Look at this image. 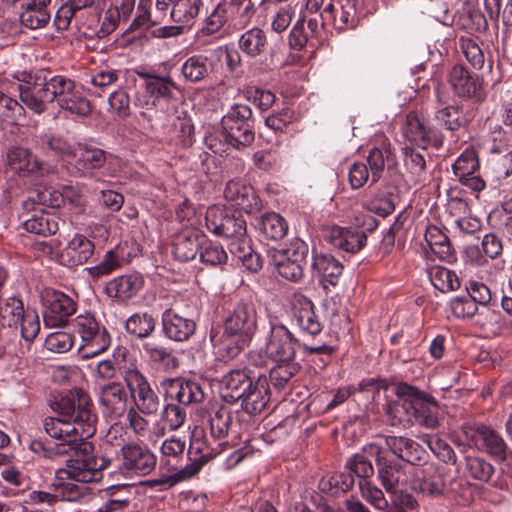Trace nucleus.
I'll use <instances>...</instances> for the list:
<instances>
[{
  "label": "nucleus",
  "mask_w": 512,
  "mask_h": 512,
  "mask_svg": "<svg viewBox=\"0 0 512 512\" xmlns=\"http://www.w3.org/2000/svg\"><path fill=\"white\" fill-rule=\"evenodd\" d=\"M51 408L57 415L73 419L77 435L82 443L90 446L87 451L71 449L74 455L66 460L65 467L56 471L58 479H70L80 483L98 482L103 478V471L110 467L111 459L93 455V444L87 441L96 432L97 415L93 412V404L89 396L82 390L61 396Z\"/></svg>",
  "instance_id": "nucleus-1"
},
{
  "label": "nucleus",
  "mask_w": 512,
  "mask_h": 512,
  "mask_svg": "<svg viewBox=\"0 0 512 512\" xmlns=\"http://www.w3.org/2000/svg\"><path fill=\"white\" fill-rule=\"evenodd\" d=\"M65 418L61 415L45 418L43 420L44 431L58 442L53 447H48L41 440H33L29 445L31 451L49 459L69 454L71 449L78 448L87 451L90 446L81 442L83 439L81 436L76 437L77 432L73 419Z\"/></svg>",
  "instance_id": "nucleus-2"
},
{
  "label": "nucleus",
  "mask_w": 512,
  "mask_h": 512,
  "mask_svg": "<svg viewBox=\"0 0 512 512\" xmlns=\"http://www.w3.org/2000/svg\"><path fill=\"white\" fill-rule=\"evenodd\" d=\"M300 343L283 324H273L265 336L264 345L248 353L249 365L263 367L270 361L295 360Z\"/></svg>",
  "instance_id": "nucleus-3"
},
{
  "label": "nucleus",
  "mask_w": 512,
  "mask_h": 512,
  "mask_svg": "<svg viewBox=\"0 0 512 512\" xmlns=\"http://www.w3.org/2000/svg\"><path fill=\"white\" fill-rule=\"evenodd\" d=\"M367 163L368 166L364 162H355L349 168L348 179L353 189L363 187L369 180L372 184L378 182L386 167L390 169L395 166L396 157L386 137L380 136L370 149Z\"/></svg>",
  "instance_id": "nucleus-4"
},
{
  "label": "nucleus",
  "mask_w": 512,
  "mask_h": 512,
  "mask_svg": "<svg viewBox=\"0 0 512 512\" xmlns=\"http://www.w3.org/2000/svg\"><path fill=\"white\" fill-rule=\"evenodd\" d=\"M73 328L80 339L78 354L82 359L104 353L111 344L108 330L94 313L85 312L77 315L73 320Z\"/></svg>",
  "instance_id": "nucleus-5"
},
{
  "label": "nucleus",
  "mask_w": 512,
  "mask_h": 512,
  "mask_svg": "<svg viewBox=\"0 0 512 512\" xmlns=\"http://www.w3.org/2000/svg\"><path fill=\"white\" fill-rule=\"evenodd\" d=\"M47 89L51 102L66 111L78 116H87L91 112L89 100L77 89L74 80L64 75L48 77L46 73Z\"/></svg>",
  "instance_id": "nucleus-6"
},
{
  "label": "nucleus",
  "mask_w": 512,
  "mask_h": 512,
  "mask_svg": "<svg viewBox=\"0 0 512 512\" xmlns=\"http://www.w3.org/2000/svg\"><path fill=\"white\" fill-rule=\"evenodd\" d=\"M221 126L225 141L239 149L254 141L252 110L246 104H235L222 117Z\"/></svg>",
  "instance_id": "nucleus-7"
},
{
  "label": "nucleus",
  "mask_w": 512,
  "mask_h": 512,
  "mask_svg": "<svg viewBox=\"0 0 512 512\" xmlns=\"http://www.w3.org/2000/svg\"><path fill=\"white\" fill-rule=\"evenodd\" d=\"M0 321L8 328L20 327L22 338L28 342L33 341L40 331L37 312L25 310L22 300L17 297L0 299Z\"/></svg>",
  "instance_id": "nucleus-8"
},
{
  "label": "nucleus",
  "mask_w": 512,
  "mask_h": 512,
  "mask_svg": "<svg viewBox=\"0 0 512 512\" xmlns=\"http://www.w3.org/2000/svg\"><path fill=\"white\" fill-rule=\"evenodd\" d=\"M197 312V307L192 302H176L164 310L161 321L165 336L177 342L188 340L196 330L194 316Z\"/></svg>",
  "instance_id": "nucleus-9"
},
{
  "label": "nucleus",
  "mask_w": 512,
  "mask_h": 512,
  "mask_svg": "<svg viewBox=\"0 0 512 512\" xmlns=\"http://www.w3.org/2000/svg\"><path fill=\"white\" fill-rule=\"evenodd\" d=\"M463 434L470 446L487 453L495 461L506 462L512 458V450L502 435L489 426H464Z\"/></svg>",
  "instance_id": "nucleus-10"
},
{
  "label": "nucleus",
  "mask_w": 512,
  "mask_h": 512,
  "mask_svg": "<svg viewBox=\"0 0 512 512\" xmlns=\"http://www.w3.org/2000/svg\"><path fill=\"white\" fill-rule=\"evenodd\" d=\"M402 135L410 143L417 144L422 148L432 146L439 149L443 146V133L433 127H429L424 122V117L418 111H410L405 118L402 126Z\"/></svg>",
  "instance_id": "nucleus-11"
},
{
  "label": "nucleus",
  "mask_w": 512,
  "mask_h": 512,
  "mask_svg": "<svg viewBox=\"0 0 512 512\" xmlns=\"http://www.w3.org/2000/svg\"><path fill=\"white\" fill-rule=\"evenodd\" d=\"M120 470L127 475L146 476L156 467V455L145 445L127 443L120 450Z\"/></svg>",
  "instance_id": "nucleus-12"
},
{
  "label": "nucleus",
  "mask_w": 512,
  "mask_h": 512,
  "mask_svg": "<svg viewBox=\"0 0 512 512\" xmlns=\"http://www.w3.org/2000/svg\"><path fill=\"white\" fill-rule=\"evenodd\" d=\"M21 103L35 114H42L51 103L47 89L46 72L37 71L18 85Z\"/></svg>",
  "instance_id": "nucleus-13"
},
{
  "label": "nucleus",
  "mask_w": 512,
  "mask_h": 512,
  "mask_svg": "<svg viewBox=\"0 0 512 512\" xmlns=\"http://www.w3.org/2000/svg\"><path fill=\"white\" fill-rule=\"evenodd\" d=\"M42 300L45 307L44 324L47 327H62L67 318L76 312V302L61 291L46 290Z\"/></svg>",
  "instance_id": "nucleus-14"
},
{
  "label": "nucleus",
  "mask_w": 512,
  "mask_h": 512,
  "mask_svg": "<svg viewBox=\"0 0 512 512\" xmlns=\"http://www.w3.org/2000/svg\"><path fill=\"white\" fill-rule=\"evenodd\" d=\"M160 387L166 400L176 401L184 407L200 403L204 399L200 384L184 377L164 378Z\"/></svg>",
  "instance_id": "nucleus-15"
},
{
  "label": "nucleus",
  "mask_w": 512,
  "mask_h": 512,
  "mask_svg": "<svg viewBox=\"0 0 512 512\" xmlns=\"http://www.w3.org/2000/svg\"><path fill=\"white\" fill-rule=\"evenodd\" d=\"M229 334L240 335L252 341L257 330V312L252 303L240 302L229 312L224 321Z\"/></svg>",
  "instance_id": "nucleus-16"
},
{
  "label": "nucleus",
  "mask_w": 512,
  "mask_h": 512,
  "mask_svg": "<svg viewBox=\"0 0 512 512\" xmlns=\"http://www.w3.org/2000/svg\"><path fill=\"white\" fill-rule=\"evenodd\" d=\"M205 225L214 235L228 239L235 235H243L247 227L241 216L230 215L217 206L207 209Z\"/></svg>",
  "instance_id": "nucleus-17"
},
{
  "label": "nucleus",
  "mask_w": 512,
  "mask_h": 512,
  "mask_svg": "<svg viewBox=\"0 0 512 512\" xmlns=\"http://www.w3.org/2000/svg\"><path fill=\"white\" fill-rule=\"evenodd\" d=\"M446 470L435 464H426L415 472L414 489L423 495L439 497L444 495L447 489Z\"/></svg>",
  "instance_id": "nucleus-18"
},
{
  "label": "nucleus",
  "mask_w": 512,
  "mask_h": 512,
  "mask_svg": "<svg viewBox=\"0 0 512 512\" xmlns=\"http://www.w3.org/2000/svg\"><path fill=\"white\" fill-rule=\"evenodd\" d=\"M224 197L231 206L247 214L255 213L261 209V201L253 187L241 180L227 182Z\"/></svg>",
  "instance_id": "nucleus-19"
},
{
  "label": "nucleus",
  "mask_w": 512,
  "mask_h": 512,
  "mask_svg": "<svg viewBox=\"0 0 512 512\" xmlns=\"http://www.w3.org/2000/svg\"><path fill=\"white\" fill-rule=\"evenodd\" d=\"M320 17L323 21L331 22L337 30L352 29L358 21L355 0H330Z\"/></svg>",
  "instance_id": "nucleus-20"
},
{
  "label": "nucleus",
  "mask_w": 512,
  "mask_h": 512,
  "mask_svg": "<svg viewBox=\"0 0 512 512\" xmlns=\"http://www.w3.org/2000/svg\"><path fill=\"white\" fill-rule=\"evenodd\" d=\"M145 285L139 272H130L111 279L105 287L107 296L119 303H126L136 297Z\"/></svg>",
  "instance_id": "nucleus-21"
},
{
  "label": "nucleus",
  "mask_w": 512,
  "mask_h": 512,
  "mask_svg": "<svg viewBox=\"0 0 512 512\" xmlns=\"http://www.w3.org/2000/svg\"><path fill=\"white\" fill-rule=\"evenodd\" d=\"M291 308L298 327L309 335L315 336L322 331V324L315 312L313 302L302 293H294Z\"/></svg>",
  "instance_id": "nucleus-22"
},
{
  "label": "nucleus",
  "mask_w": 512,
  "mask_h": 512,
  "mask_svg": "<svg viewBox=\"0 0 512 512\" xmlns=\"http://www.w3.org/2000/svg\"><path fill=\"white\" fill-rule=\"evenodd\" d=\"M371 457H375L378 479L388 493H396L402 473L399 462L389 460L382 455V448L376 444H369L366 450Z\"/></svg>",
  "instance_id": "nucleus-23"
},
{
  "label": "nucleus",
  "mask_w": 512,
  "mask_h": 512,
  "mask_svg": "<svg viewBox=\"0 0 512 512\" xmlns=\"http://www.w3.org/2000/svg\"><path fill=\"white\" fill-rule=\"evenodd\" d=\"M436 102L433 106L434 120L437 125L454 132L465 126L466 116L463 107L457 104H447L439 89L436 90Z\"/></svg>",
  "instance_id": "nucleus-24"
},
{
  "label": "nucleus",
  "mask_w": 512,
  "mask_h": 512,
  "mask_svg": "<svg viewBox=\"0 0 512 512\" xmlns=\"http://www.w3.org/2000/svg\"><path fill=\"white\" fill-rule=\"evenodd\" d=\"M256 377H252L248 369L230 371L221 380L222 397L231 403L239 401L251 389Z\"/></svg>",
  "instance_id": "nucleus-25"
},
{
  "label": "nucleus",
  "mask_w": 512,
  "mask_h": 512,
  "mask_svg": "<svg viewBox=\"0 0 512 512\" xmlns=\"http://www.w3.org/2000/svg\"><path fill=\"white\" fill-rule=\"evenodd\" d=\"M100 404L112 418L123 416L128 409V394L121 383L113 382L104 385L99 394Z\"/></svg>",
  "instance_id": "nucleus-26"
},
{
  "label": "nucleus",
  "mask_w": 512,
  "mask_h": 512,
  "mask_svg": "<svg viewBox=\"0 0 512 512\" xmlns=\"http://www.w3.org/2000/svg\"><path fill=\"white\" fill-rule=\"evenodd\" d=\"M270 400V388L267 376L260 373L257 375L251 389L244 393L241 401V407L249 415L261 413Z\"/></svg>",
  "instance_id": "nucleus-27"
},
{
  "label": "nucleus",
  "mask_w": 512,
  "mask_h": 512,
  "mask_svg": "<svg viewBox=\"0 0 512 512\" xmlns=\"http://www.w3.org/2000/svg\"><path fill=\"white\" fill-rule=\"evenodd\" d=\"M209 431L213 438L224 440L229 435L237 436L240 431L239 424L234 421V413L225 406L212 408L208 416Z\"/></svg>",
  "instance_id": "nucleus-28"
},
{
  "label": "nucleus",
  "mask_w": 512,
  "mask_h": 512,
  "mask_svg": "<svg viewBox=\"0 0 512 512\" xmlns=\"http://www.w3.org/2000/svg\"><path fill=\"white\" fill-rule=\"evenodd\" d=\"M95 245L83 234L76 233L62 251L61 258L69 267L86 263L93 255Z\"/></svg>",
  "instance_id": "nucleus-29"
},
{
  "label": "nucleus",
  "mask_w": 512,
  "mask_h": 512,
  "mask_svg": "<svg viewBox=\"0 0 512 512\" xmlns=\"http://www.w3.org/2000/svg\"><path fill=\"white\" fill-rule=\"evenodd\" d=\"M448 81L458 97L464 99L476 97L478 100L481 98L480 83L464 66L455 65L449 73Z\"/></svg>",
  "instance_id": "nucleus-30"
},
{
  "label": "nucleus",
  "mask_w": 512,
  "mask_h": 512,
  "mask_svg": "<svg viewBox=\"0 0 512 512\" xmlns=\"http://www.w3.org/2000/svg\"><path fill=\"white\" fill-rule=\"evenodd\" d=\"M204 235L197 229L178 233L173 243V254L181 262H188L198 255Z\"/></svg>",
  "instance_id": "nucleus-31"
},
{
  "label": "nucleus",
  "mask_w": 512,
  "mask_h": 512,
  "mask_svg": "<svg viewBox=\"0 0 512 512\" xmlns=\"http://www.w3.org/2000/svg\"><path fill=\"white\" fill-rule=\"evenodd\" d=\"M250 242L246 230L243 235H235L229 239L228 249L247 270L258 272L262 268V260L260 255L253 251Z\"/></svg>",
  "instance_id": "nucleus-32"
},
{
  "label": "nucleus",
  "mask_w": 512,
  "mask_h": 512,
  "mask_svg": "<svg viewBox=\"0 0 512 512\" xmlns=\"http://www.w3.org/2000/svg\"><path fill=\"white\" fill-rule=\"evenodd\" d=\"M396 395L401 398L405 420L407 424L413 425L417 419L419 409L427 393L407 383H399L396 387Z\"/></svg>",
  "instance_id": "nucleus-33"
},
{
  "label": "nucleus",
  "mask_w": 512,
  "mask_h": 512,
  "mask_svg": "<svg viewBox=\"0 0 512 512\" xmlns=\"http://www.w3.org/2000/svg\"><path fill=\"white\" fill-rule=\"evenodd\" d=\"M329 239L335 248L355 253L364 247L367 236L360 229L348 230L335 227L331 229Z\"/></svg>",
  "instance_id": "nucleus-34"
},
{
  "label": "nucleus",
  "mask_w": 512,
  "mask_h": 512,
  "mask_svg": "<svg viewBox=\"0 0 512 512\" xmlns=\"http://www.w3.org/2000/svg\"><path fill=\"white\" fill-rule=\"evenodd\" d=\"M210 339L217 355L222 360L237 357L251 343V340L240 335L229 334L226 329L220 337L211 335Z\"/></svg>",
  "instance_id": "nucleus-35"
},
{
  "label": "nucleus",
  "mask_w": 512,
  "mask_h": 512,
  "mask_svg": "<svg viewBox=\"0 0 512 512\" xmlns=\"http://www.w3.org/2000/svg\"><path fill=\"white\" fill-rule=\"evenodd\" d=\"M76 157L74 170L71 172L74 176H84L87 171L100 169L106 163V153L100 148L84 145L80 147Z\"/></svg>",
  "instance_id": "nucleus-36"
},
{
  "label": "nucleus",
  "mask_w": 512,
  "mask_h": 512,
  "mask_svg": "<svg viewBox=\"0 0 512 512\" xmlns=\"http://www.w3.org/2000/svg\"><path fill=\"white\" fill-rule=\"evenodd\" d=\"M312 268L320 276L324 287L326 284L335 286L343 272V265L330 254L314 255Z\"/></svg>",
  "instance_id": "nucleus-37"
},
{
  "label": "nucleus",
  "mask_w": 512,
  "mask_h": 512,
  "mask_svg": "<svg viewBox=\"0 0 512 512\" xmlns=\"http://www.w3.org/2000/svg\"><path fill=\"white\" fill-rule=\"evenodd\" d=\"M51 0H26L25 9L20 14L22 25L29 29L44 27L50 20L47 6Z\"/></svg>",
  "instance_id": "nucleus-38"
},
{
  "label": "nucleus",
  "mask_w": 512,
  "mask_h": 512,
  "mask_svg": "<svg viewBox=\"0 0 512 512\" xmlns=\"http://www.w3.org/2000/svg\"><path fill=\"white\" fill-rule=\"evenodd\" d=\"M135 0H122L120 5L109 7L101 19L100 28L97 31L99 38L111 34L118 27L121 18L127 19L134 9Z\"/></svg>",
  "instance_id": "nucleus-39"
},
{
  "label": "nucleus",
  "mask_w": 512,
  "mask_h": 512,
  "mask_svg": "<svg viewBox=\"0 0 512 512\" xmlns=\"http://www.w3.org/2000/svg\"><path fill=\"white\" fill-rule=\"evenodd\" d=\"M212 69V62L208 56L194 54L188 57L182 64L181 74L186 81L198 83L208 77Z\"/></svg>",
  "instance_id": "nucleus-40"
},
{
  "label": "nucleus",
  "mask_w": 512,
  "mask_h": 512,
  "mask_svg": "<svg viewBox=\"0 0 512 512\" xmlns=\"http://www.w3.org/2000/svg\"><path fill=\"white\" fill-rule=\"evenodd\" d=\"M425 240L432 253L442 261H451L454 259V250L451 246L448 236L441 228L430 225L426 228Z\"/></svg>",
  "instance_id": "nucleus-41"
},
{
  "label": "nucleus",
  "mask_w": 512,
  "mask_h": 512,
  "mask_svg": "<svg viewBox=\"0 0 512 512\" xmlns=\"http://www.w3.org/2000/svg\"><path fill=\"white\" fill-rule=\"evenodd\" d=\"M229 20L228 6L225 2H219L210 14L205 18L202 27L196 32V38L211 37L222 31Z\"/></svg>",
  "instance_id": "nucleus-42"
},
{
  "label": "nucleus",
  "mask_w": 512,
  "mask_h": 512,
  "mask_svg": "<svg viewBox=\"0 0 512 512\" xmlns=\"http://www.w3.org/2000/svg\"><path fill=\"white\" fill-rule=\"evenodd\" d=\"M59 220L60 218L55 213L41 210L25 220L23 227L27 232L47 237L58 231Z\"/></svg>",
  "instance_id": "nucleus-43"
},
{
  "label": "nucleus",
  "mask_w": 512,
  "mask_h": 512,
  "mask_svg": "<svg viewBox=\"0 0 512 512\" xmlns=\"http://www.w3.org/2000/svg\"><path fill=\"white\" fill-rule=\"evenodd\" d=\"M268 46L265 31L259 27H252L245 31L238 39L239 49L249 57L262 55Z\"/></svg>",
  "instance_id": "nucleus-44"
},
{
  "label": "nucleus",
  "mask_w": 512,
  "mask_h": 512,
  "mask_svg": "<svg viewBox=\"0 0 512 512\" xmlns=\"http://www.w3.org/2000/svg\"><path fill=\"white\" fill-rule=\"evenodd\" d=\"M186 419L187 412L184 406L173 402L165 404L160 414L163 426L157 429L156 435L164 436L166 430L171 432L179 430L185 424Z\"/></svg>",
  "instance_id": "nucleus-45"
},
{
  "label": "nucleus",
  "mask_w": 512,
  "mask_h": 512,
  "mask_svg": "<svg viewBox=\"0 0 512 512\" xmlns=\"http://www.w3.org/2000/svg\"><path fill=\"white\" fill-rule=\"evenodd\" d=\"M6 161L10 169L18 174H28L37 169V162L29 149L14 146L7 151Z\"/></svg>",
  "instance_id": "nucleus-46"
},
{
  "label": "nucleus",
  "mask_w": 512,
  "mask_h": 512,
  "mask_svg": "<svg viewBox=\"0 0 512 512\" xmlns=\"http://www.w3.org/2000/svg\"><path fill=\"white\" fill-rule=\"evenodd\" d=\"M156 320L149 312H136L129 316L125 322V330L128 334L144 339L155 330Z\"/></svg>",
  "instance_id": "nucleus-47"
},
{
  "label": "nucleus",
  "mask_w": 512,
  "mask_h": 512,
  "mask_svg": "<svg viewBox=\"0 0 512 512\" xmlns=\"http://www.w3.org/2000/svg\"><path fill=\"white\" fill-rule=\"evenodd\" d=\"M257 226L265 238L275 241L282 239L288 231L286 220L275 212L262 215Z\"/></svg>",
  "instance_id": "nucleus-48"
},
{
  "label": "nucleus",
  "mask_w": 512,
  "mask_h": 512,
  "mask_svg": "<svg viewBox=\"0 0 512 512\" xmlns=\"http://www.w3.org/2000/svg\"><path fill=\"white\" fill-rule=\"evenodd\" d=\"M143 350L153 364L162 366L167 370L176 369L179 366V361L171 349L162 344L153 341L146 342L143 345Z\"/></svg>",
  "instance_id": "nucleus-49"
},
{
  "label": "nucleus",
  "mask_w": 512,
  "mask_h": 512,
  "mask_svg": "<svg viewBox=\"0 0 512 512\" xmlns=\"http://www.w3.org/2000/svg\"><path fill=\"white\" fill-rule=\"evenodd\" d=\"M273 362L276 363V365L270 369L267 379L268 383L280 390L289 383L292 377L299 372L301 367L295 360Z\"/></svg>",
  "instance_id": "nucleus-50"
},
{
  "label": "nucleus",
  "mask_w": 512,
  "mask_h": 512,
  "mask_svg": "<svg viewBox=\"0 0 512 512\" xmlns=\"http://www.w3.org/2000/svg\"><path fill=\"white\" fill-rule=\"evenodd\" d=\"M200 262L207 267L221 268L227 263L228 254L219 243L205 239L202 240L199 250Z\"/></svg>",
  "instance_id": "nucleus-51"
},
{
  "label": "nucleus",
  "mask_w": 512,
  "mask_h": 512,
  "mask_svg": "<svg viewBox=\"0 0 512 512\" xmlns=\"http://www.w3.org/2000/svg\"><path fill=\"white\" fill-rule=\"evenodd\" d=\"M202 0H182L178 6L171 9L169 16L172 22L181 24L185 28L194 23L200 9L202 7Z\"/></svg>",
  "instance_id": "nucleus-52"
},
{
  "label": "nucleus",
  "mask_w": 512,
  "mask_h": 512,
  "mask_svg": "<svg viewBox=\"0 0 512 512\" xmlns=\"http://www.w3.org/2000/svg\"><path fill=\"white\" fill-rule=\"evenodd\" d=\"M186 443L181 438L171 436L165 439L160 446L161 461L172 465L173 470H179L178 464L184 457Z\"/></svg>",
  "instance_id": "nucleus-53"
},
{
  "label": "nucleus",
  "mask_w": 512,
  "mask_h": 512,
  "mask_svg": "<svg viewBox=\"0 0 512 512\" xmlns=\"http://www.w3.org/2000/svg\"><path fill=\"white\" fill-rule=\"evenodd\" d=\"M403 162L407 171L417 179H420L426 171L427 148L417 150L410 146L402 148Z\"/></svg>",
  "instance_id": "nucleus-54"
},
{
  "label": "nucleus",
  "mask_w": 512,
  "mask_h": 512,
  "mask_svg": "<svg viewBox=\"0 0 512 512\" xmlns=\"http://www.w3.org/2000/svg\"><path fill=\"white\" fill-rule=\"evenodd\" d=\"M41 149L50 156L68 159L74 157L73 146L63 137L55 135H44L40 139Z\"/></svg>",
  "instance_id": "nucleus-55"
},
{
  "label": "nucleus",
  "mask_w": 512,
  "mask_h": 512,
  "mask_svg": "<svg viewBox=\"0 0 512 512\" xmlns=\"http://www.w3.org/2000/svg\"><path fill=\"white\" fill-rule=\"evenodd\" d=\"M187 455L189 460L191 461L190 467H186L188 469V474L193 475L197 473L200 468L210 459L211 455L209 449L203 438L193 436L191 438Z\"/></svg>",
  "instance_id": "nucleus-56"
},
{
  "label": "nucleus",
  "mask_w": 512,
  "mask_h": 512,
  "mask_svg": "<svg viewBox=\"0 0 512 512\" xmlns=\"http://www.w3.org/2000/svg\"><path fill=\"white\" fill-rule=\"evenodd\" d=\"M70 479H58L52 484V489L58 501L78 502L87 495V488L72 482Z\"/></svg>",
  "instance_id": "nucleus-57"
},
{
  "label": "nucleus",
  "mask_w": 512,
  "mask_h": 512,
  "mask_svg": "<svg viewBox=\"0 0 512 512\" xmlns=\"http://www.w3.org/2000/svg\"><path fill=\"white\" fill-rule=\"evenodd\" d=\"M465 470L469 477L483 483H487L495 472L494 466L479 456H466Z\"/></svg>",
  "instance_id": "nucleus-58"
},
{
  "label": "nucleus",
  "mask_w": 512,
  "mask_h": 512,
  "mask_svg": "<svg viewBox=\"0 0 512 512\" xmlns=\"http://www.w3.org/2000/svg\"><path fill=\"white\" fill-rule=\"evenodd\" d=\"M432 285L441 292H450L460 287L456 273L445 267L437 266L429 273Z\"/></svg>",
  "instance_id": "nucleus-59"
},
{
  "label": "nucleus",
  "mask_w": 512,
  "mask_h": 512,
  "mask_svg": "<svg viewBox=\"0 0 512 512\" xmlns=\"http://www.w3.org/2000/svg\"><path fill=\"white\" fill-rule=\"evenodd\" d=\"M368 445L364 447L362 453H357L353 457L349 458L345 464V467L355 474L359 478L367 480L374 474V467L372 465L371 455L366 451Z\"/></svg>",
  "instance_id": "nucleus-60"
},
{
  "label": "nucleus",
  "mask_w": 512,
  "mask_h": 512,
  "mask_svg": "<svg viewBox=\"0 0 512 512\" xmlns=\"http://www.w3.org/2000/svg\"><path fill=\"white\" fill-rule=\"evenodd\" d=\"M272 264L277 269L279 275L291 282H298L304 276V265L286 258H279L276 255L269 254Z\"/></svg>",
  "instance_id": "nucleus-61"
},
{
  "label": "nucleus",
  "mask_w": 512,
  "mask_h": 512,
  "mask_svg": "<svg viewBox=\"0 0 512 512\" xmlns=\"http://www.w3.org/2000/svg\"><path fill=\"white\" fill-rule=\"evenodd\" d=\"M145 88L150 96L155 97L156 99H166L171 96L176 85L169 76L162 77L149 75L145 81Z\"/></svg>",
  "instance_id": "nucleus-62"
},
{
  "label": "nucleus",
  "mask_w": 512,
  "mask_h": 512,
  "mask_svg": "<svg viewBox=\"0 0 512 512\" xmlns=\"http://www.w3.org/2000/svg\"><path fill=\"white\" fill-rule=\"evenodd\" d=\"M479 169V160L477 154L472 149H466L462 154L455 160L452 165L454 175L460 180L465 176L474 174Z\"/></svg>",
  "instance_id": "nucleus-63"
},
{
  "label": "nucleus",
  "mask_w": 512,
  "mask_h": 512,
  "mask_svg": "<svg viewBox=\"0 0 512 512\" xmlns=\"http://www.w3.org/2000/svg\"><path fill=\"white\" fill-rule=\"evenodd\" d=\"M459 43L468 63L476 70L482 69L485 65V54L479 43L469 37H461Z\"/></svg>",
  "instance_id": "nucleus-64"
}]
</instances>
